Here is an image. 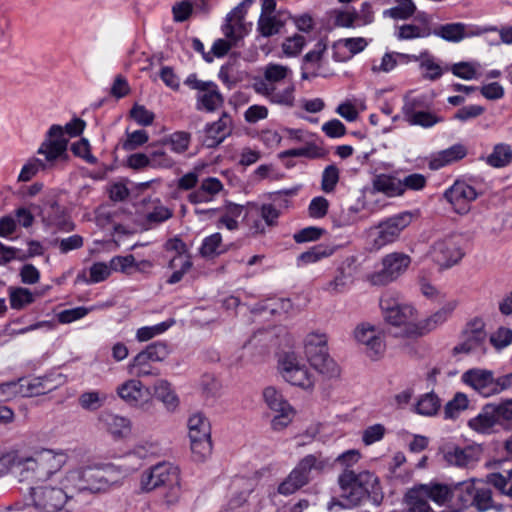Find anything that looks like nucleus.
Masks as SVG:
<instances>
[{
  "label": "nucleus",
  "mask_w": 512,
  "mask_h": 512,
  "mask_svg": "<svg viewBox=\"0 0 512 512\" xmlns=\"http://www.w3.org/2000/svg\"><path fill=\"white\" fill-rule=\"evenodd\" d=\"M361 457L358 450L352 449L340 454L336 461L346 469L340 474L338 482L341 489L342 508L357 506L367 495L377 494L380 490L378 478L369 471L356 474L348 468L356 464Z\"/></svg>",
  "instance_id": "1"
},
{
  "label": "nucleus",
  "mask_w": 512,
  "mask_h": 512,
  "mask_svg": "<svg viewBox=\"0 0 512 512\" xmlns=\"http://www.w3.org/2000/svg\"><path fill=\"white\" fill-rule=\"evenodd\" d=\"M67 146L68 139L63 137L62 126L52 125L37 150V154L44 156V160L35 157L28 159L18 175V181L28 182L39 171L54 167L57 161H66Z\"/></svg>",
  "instance_id": "2"
},
{
  "label": "nucleus",
  "mask_w": 512,
  "mask_h": 512,
  "mask_svg": "<svg viewBox=\"0 0 512 512\" xmlns=\"http://www.w3.org/2000/svg\"><path fill=\"white\" fill-rule=\"evenodd\" d=\"M68 461V455L62 450L41 449L31 456L22 455L20 482H39L50 480Z\"/></svg>",
  "instance_id": "3"
},
{
  "label": "nucleus",
  "mask_w": 512,
  "mask_h": 512,
  "mask_svg": "<svg viewBox=\"0 0 512 512\" xmlns=\"http://www.w3.org/2000/svg\"><path fill=\"white\" fill-rule=\"evenodd\" d=\"M140 487L145 492L164 487L166 503L174 504L181 495L179 469L168 462L158 463L142 473Z\"/></svg>",
  "instance_id": "4"
},
{
  "label": "nucleus",
  "mask_w": 512,
  "mask_h": 512,
  "mask_svg": "<svg viewBox=\"0 0 512 512\" xmlns=\"http://www.w3.org/2000/svg\"><path fill=\"white\" fill-rule=\"evenodd\" d=\"M417 212L403 211L394 214L368 230V245L370 250L379 251L397 242L402 232L417 217Z\"/></svg>",
  "instance_id": "5"
},
{
  "label": "nucleus",
  "mask_w": 512,
  "mask_h": 512,
  "mask_svg": "<svg viewBox=\"0 0 512 512\" xmlns=\"http://www.w3.org/2000/svg\"><path fill=\"white\" fill-rule=\"evenodd\" d=\"M302 350L307 361L319 373L329 377L339 374L338 365L329 354L328 336L325 332H308L302 339Z\"/></svg>",
  "instance_id": "6"
},
{
  "label": "nucleus",
  "mask_w": 512,
  "mask_h": 512,
  "mask_svg": "<svg viewBox=\"0 0 512 512\" xmlns=\"http://www.w3.org/2000/svg\"><path fill=\"white\" fill-rule=\"evenodd\" d=\"M169 354L170 349L166 343L153 342L131 359L127 365V372L139 380L145 377H157L160 375V369L155 364L164 361Z\"/></svg>",
  "instance_id": "7"
},
{
  "label": "nucleus",
  "mask_w": 512,
  "mask_h": 512,
  "mask_svg": "<svg viewBox=\"0 0 512 512\" xmlns=\"http://www.w3.org/2000/svg\"><path fill=\"white\" fill-rule=\"evenodd\" d=\"M70 487H66V478L60 480V486L42 484L30 488L31 504L38 512H59L73 497Z\"/></svg>",
  "instance_id": "8"
},
{
  "label": "nucleus",
  "mask_w": 512,
  "mask_h": 512,
  "mask_svg": "<svg viewBox=\"0 0 512 512\" xmlns=\"http://www.w3.org/2000/svg\"><path fill=\"white\" fill-rule=\"evenodd\" d=\"M380 306L388 323L401 328L405 336H419V315L411 304L382 298Z\"/></svg>",
  "instance_id": "9"
},
{
  "label": "nucleus",
  "mask_w": 512,
  "mask_h": 512,
  "mask_svg": "<svg viewBox=\"0 0 512 512\" xmlns=\"http://www.w3.org/2000/svg\"><path fill=\"white\" fill-rule=\"evenodd\" d=\"M109 468L98 466H87L68 471L66 478V487L74 491L99 492L108 488L110 480L107 477Z\"/></svg>",
  "instance_id": "10"
},
{
  "label": "nucleus",
  "mask_w": 512,
  "mask_h": 512,
  "mask_svg": "<svg viewBox=\"0 0 512 512\" xmlns=\"http://www.w3.org/2000/svg\"><path fill=\"white\" fill-rule=\"evenodd\" d=\"M287 73L288 70L285 66L270 63L264 68V77L254 79L253 89L260 95L270 97L273 102L286 103L288 101L287 90L281 94L276 93L275 85L284 80Z\"/></svg>",
  "instance_id": "11"
},
{
  "label": "nucleus",
  "mask_w": 512,
  "mask_h": 512,
  "mask_svg": "<svg viewBox=\"0 0 512 512\" xmlns=\"http://www.w3.org/2000/svg\"><path fill=\"white\" fill-rule=\"evenodd\" d=\"M185 85L191 89L197 90L196 109L206 112H214L224 103L223 95L220 93L218 86L212 81L199 80L196 74H190Z\"/></svg>",
  "instance_id": "12"
},
{
  "label": "nucleus",
  "mask_w": 512,
  "mask_h": 512,
  "mask_svg": "<svg viewBox=\"0 0 512 512\" xmlns=\"http://www.w3.org/2000/svg\"><path fill=\"white\" fill-rule=\"evenodd\" d=\"M429 256L441 269H447L459 263L464 252L459 239L449 236L436 240L430 247Z\"/></svg>",
  "instance_id": "13"
},
{
  "label": "nucleus",
  "mask_w": 512,
  "mask_h": 512,
  "mask_svg": "<svg viewBox=\"0 0 512 512\" xmlns=\"http://www.w3.org/2000/svg\"><path fill=\"white\" fill-rule=\"evenodd\" d=\"M381 263V270L370 276L374 285H386L398 279L408 269L411 258L402 252H392L385 255Z\"/></svg>",
  "instance_id": "14"
},
{
  "label": "nucleus",
  "mask_w": 512,
  "mask_h": 512,
  "mask_svg": "<svg viewBox=\"0 0 512 512\" xmlns=\"http://www.w3.org/2000/svg\"><path fill=\"white\" fill-rule=\"evenodd\" d=\"M331 466L328 458L321 454L305 456L290 473V487L299 489L306 485L312 474H320Z\"/></svg>",
  "instance_id": "15"
},
{
  "label": "nucleus",
  "mask_w": 512,
  "mask_h": 512,
  "mask_svg": "<svg viewBox=\"0 0 512 512\" xmlns=\"http://www.w3.org/2000/svg\"><path fill=\"white\" fill-rule=\"evenodd\" d=\"M486 339L487 334L484 330L483 321L475 319L466 325L462 341L453 348V352L454 354H483L485 352Z\"/></svg>",
  "instance_id": "16"
},
{
  "label": "nucleus",
  "mask_w": 512,
  "mask_h": 512,
  "mask_svg": "<svg viewBox=\"0 0 512 512\" xmlns=\"http://www.w3.org/2000/svg\"><path fill=\"white\" fill-rule=\"evenodd\" d=\"M442 451L448 464L467 468L475 465L480 460L483 449L481 445H469L462 448L455 444H446Z\"/></svg>",
  "instance_id": "17"
},
{
  "label": "nucleus",
  "mask_w": 512,
  "mask_h": 512,
  "mask_svg": "<svg viewBox=\"0 0 512 512\" xmlns=\"http://www.w3.org/2000/svg\"><path fill=\"white\" fill-rule=\"evenodd\" d=\"M355 340L365 346L367 355L376 359L383 354L385 344L383 335L380 329L368 323L359 324L354 330Z\"/></svg>",
  "instance_id": "18"
},
{
  "label": "nucleus",
  "mask_w": 512,
  "mask_h": 512,
  "mask_svg": "<svg viewBox=\"0 0 512 512\" xmlns=\"http://www.w3.org/2000/svg\"><path fill=\"white\" fill-rule=\"evenodd\" d=\"M263 398L268 408L275 413L271 419L274 431H283L288 426V404L275 387L269 386L263 390Z\"/></svg>",
  "instance_id": "19"
},
{
  "label": "nucleus",
  "mask_w": 512,
  "mask_h": 512,
  "mask_svg": "<svg viewBox=\"0 0 512 512\" xmlns=\"http://www.w3.org/2000/svg\"><path fill=\"white\" fill-rule=\"evenodd\" d=\"M476 189L465 181H456L445 192V198L458 214H466L470 210L471 203L476 200Z\"/></svg>",
  "instance_id": "20"
},
{
  "label": "nucleus",
  "mask_w": 512,
  "mask_h": 512,
  "mask_svg": "<svg viewBox=\"0 0 512 512\" xmlns=\"http://www.w3.org/2000/svg\"><path fill=\"white\" fill-rule=\"evenodd\" d=\"M461 380L485 397L497 393V385H495L493 373L490 370L469 369L462 374Z\"/></svg>",
  "instance_id": "21"
},
{
  "label": "nucleus",
  "mask_w": 512,
  "mask_h": 512,
  "mask_svg": "<svg viewBox=\"0 0 512 512\" xmlns=\"http://www.w3.org/2000/svg\"><path fill=\"white\" fill-rule=\"evenodd\" d=\"M487 31H497L496 27L485 29L468 27L464 23H448L435 28L432 34L448 42H460L465 38L478 36Z\"/></svg>",
  "instance_id": "22"
},
{
  "label": "nucleus",
  "mask_w": 512,
  "mask_h": 512,
  "mask_svg": "<svg viewBox=\"0 0 512 512\" xmlns=\"http://www.w3.org/2000/svg\"><path fill=\"white\" fill-rule=\"evenodd\" d=\"M233 130L232 117L223 112L217 121L207 123L204 128V143L207 147H216L220 145L227 137H229Z\"/></svg>",
  "instance_id": "23"
},
{
  "label": "nucleus",
  "mask_w": 512,
  "mask_h": 512,
  "mask_svg": "<svg viewBox=\"0 0 512 512\" xmlns=\"http://www.w3.org/2000/svg\"><path fill=\"white\" fill-rule=\"evenodd\" d=\"M316 377L307 364L290 357V386L311 394L314 390Z\"/></svg>",
  "instance_id": "24"
},
{
  "label": "nucleus",
  "mask_w": 512,
  "mask_h": 512,
  "mask_svg": "<svg viewBox=\"0 0 512 512\" xmlns=\"http://www.w3.org/2000/svg\"><path fill=\"white\" fill-rule=\"evenodd\" d=\"M116 394L129 406L140 407L150 396V391L139 379L133 378L120 384L116 388Z\"/></svg>",
  "instance_id": "25"
},
{
  "label": "nucleus",
  "mask_w": 512,
  "mask_h": 512,
  "mask_svg": "<svg viewBox=\"0 0 512 512\" xmlns=\"http://www.w3.org/2000/svg\"><path fill=\"white\" fill-rule=\"evenodd\" d=\"M402 111L404 120L411 126H420L428 129L443 121V118L435 113L417 110V102L415 99L407 101Z\"/></svg>",
  "instance_id": "26"
},
{
  "label": "nucleus",
  "mask_w": 512,
  "mask_h": 512,
  "mask_svg": "<svg viewBox=\"0 0 512 512\" xmlns=\"http://www.w3.org/2000/svg\"><path fill=\"white\" fill-rule=\"evenodd\" d=\"M239 9L234 8L228 13L222 26V33L225 38L232 39L233 41H241L250 29V24L245 22V14L240 12Z\"/></svg>",
  "instance_id": "27"
},
{
  "label": "nucleus",
  "mask_w": 512,
  "mask_h": 512,
  "mask_svg": "<svg viewBox=\"0 0 512 512\" xmlns=\"http://www.w3.org/2000/svg\"><path fill=\"white\" fill-rule=\"evenodd\" d=\"M43 221L46 225L56 227L62 231H72L74 224L69 220L56 201H48L41 210Z\"/></svg>",
  "instance_id": "28"
},
{
  "label": "nucleus",
  "mask_w": 512,
  "mask_h": 512,
  "mask_svg": "<svg viewBox=\"0 0 512 512\" xmlns=\"http://www.w3.org/2000/svg\"><path fill=\"white\" fill-rule=\"evenodd\" d=\"M457 306L456 301L445 303L439 310L426 319H419V336L428 333L445 323Z\"/></svg>",
  "instance_id": "29"
},
{
  "label": "nucleus",
  "mask_w": 512,
  "mask_h": 512,
  "mask_svg": "<svg viewBox=\"0 0 512 512\" xmlns=\"http://www.w3.org/2000/svg\"><path fill=\"white\" fill-rule=\"evenodd\" d=\"M419 67L423 78L430 81L438 80L445 72L449 71V67L443 66L441 61L428 50L421 52Z\"/></svg>",
  "instance_id": "30"
},
{
  "label": "nucleus",
  "mask_w": 512,
  "mask_h": 512,
  "mask_svg": "<svg viewBox=\"0 0 512 512\" xmlns=\"http://www.w3.org/2000/svg\"><path fill=\"white\" fill-rule=\"evenodd\" d=\"M497 424V420L490 404L485 405L475 417L468 421V427L474 432L482 435L491 434Z\"/></svg>",
  "instance_id": "31"
},
{
  "label": "nucleus",
  "mask_w": 512,
  "mask_h": 512,
  "mask_svg": "<svg viewBox=\"0 0 512 512\" xmlns=\"http://www.w3.org/2000/svg\"><path fill=\"white\" fill-rule=\"evenodd\" d=\"M467 154V149L462 144H455L431 157L429 167L433 170L440 169L455 161L461 160Z\"/></svg>",
  "instance_id": "32"
},
{
  "label": "nucleus",
  "mask_w": 512,
  "mask_h": 512,
  "mask_svg": "<svg viewBox=\"0 0 512 512\" xmlns=\"http://www.w3.org/2000/svg\"><path fill=\"white\" fill-rule=\"evenodd\" d=\"M425 487L419 485L409 489L404 497L407 512H432Z\"/></svg>",
  "instance_id": "33"
},
{
  "label": "nucleus",
  "mask_w": 512,
  "mask_h": 512,
  "mask_svg": "<svg viewBox=\"0 0 512 512\" xmlns=\"http://www.w3.org/2000/svg\"><path fill=\"white\" fill-rule=\"evenodd\" d=\"M101 419L104 422L109 433L112 434L114 437H125L131 431L130 420L126 417L112 413H106L102 416Z\"/></svg>",
  "instance_id": "34"
},
{
  "label": "nucleus",
  "mask_w": 512,
  "mask_h": 512,
  "mask_svg": "<svg viewBox=\"0 0 512 512\" xmlns=\"http://www.w3.org/2000/svg\"><path fill=\"white\" fill-rule=\"evenodd\" d=\"M373 188L389 197L402 195L400 179L386 174L377 175L373 180Z\"/></svg>",
  "instance_id": "35"
},
{
  "label": "nucleus",
  "mask_w": 512,
  "mask_h": 512,
  "mask_svg": "<svg viewBox=\"0 0 512 512\" xmlns=\"http://www.w3.org/2000/svg\"><path fill=\"white\" fill-rule=\"evenodd\" d=\"M326 49V44L322 41H319L316 43L314 48L304 56L302 66V78L307 79L310 74H316V68L318 67V63L321 60Z\"/></svg>",
  "instance_id": "36"
},
{
  "label": "nucleus",
  "mask_w": 512,
  "mask_h": 512,
  "mask_svg": "<svg viewBox=\"0 0 512 512\" xmlns=\"http://www.w3.org/2000/svg\"><path fill=\"white\" fill-rule=\"evenodd\" d=\"M168 268L174 270L167 283L174 285L179 283L184 275L192 268V261L190 256H173L168 263Z\"/></svg>",
  "instance_id": "37"
},
{
  "label": "nucleus",
  "mask_w": 512,
  "mask_h": 512,
  "mask_svg": "<svg viewBox=\"0 0 512 512\" xmlns=\"http://www.w3.org/2000/svg\"><path fill=\"white\" fill-rule=\"evenodd\" d=\"M149 160L150 166L153 168H171L175 164L172 157L168 155L167 148L161 142H156L150 145Z\"/></svg>",
  "instance_id": "38"
},
{
  "label": "nucleus",
  "mask_w": 512,
  "mask_h": 512,
  "mask_svg": "<svg viewBox=\"0 0 512 512\" xmlns=\"http://www.w3.org/2000/svg\"><path fill=\"white\" fill-rule=\"evenodd\" d=\"M189 438H211L210 423L201 413H195L188 419Z\"/></svg>",
  "instance_id": "39"
},
{
  "label": "nucleus",
  "mask_w": 512,
  "mask_h": 512,
  "mask_svg": "<svg viewBox=\"0 0 512 512\" xmlns=\"http://www.w3.org/2000/svg\"><path fill=\"white\" fill-rule=\"evenodd\" d=\"M21 470L22 455L15 451L0 453V478L13 471L20 481Z\"/></svg>",
  "instance_id": "40"
},
{
  "label": "nucleus",
  "mask_w": 512,
  "mask_h": 512,
  "mask_svg": "<svg viewBox=\"0 0 512 512\" xmlns=\"http://www.w3.org/2000/svg\"><path fill=\"white\" fill-rule=\"evenodd\" d=\"M154 395L160 400L168 410H174L179 403V400L171 388L167 380L161 379L154 384Z\"/></svg>",
  "instance_id": "41"
},
{
  "label": "nucleus",
  "mask_w": 512,
  "mask_h": 512,
  "mask_svg": "<svg viewBox=\"0 0 512 512\" xmlns=\"http://www.w3.org/2000/svg\"><path fill=\"white\" fill-rule=\"evenodd\" d=\"M335 249L331 246L319 244L308 251L301 253L297 258V265L304 266L316 263L323 258H327L334 253Z\"/></svg>",
  "instance_id": "42"
},
{
  "label": "nucleus",
  "mask_w": 512,
  "mask_h": 512,
  "mask_svg": "<svg viewBox=\"0 0 512 512\" xmlns=\"http://www.w3.org/2000/svg\"><path fill=\"white\" fill-rule=\"evenodd\" d=\"M512 161V148L508 144H498L487 157V163L495 168H501Z\"/></svg>",
  "instance_id": "43"
},
{
  "label": "nucleus",
  "mask_w": 512,
  "mask_h": 512,
  "mask_svg": "<svg viewBox=\"0 0 512 512\" xmlns=\"http://www.w3.org/2000/svg\"><path fill=\"white\" fill-rule=\"evenodd\" d=\"M351 283L352 275L339 267L334 278L326 283L324 290L331 294L343 293Z\"/></svg>",
  "instance_id": "44"
},
{
  "label": "nucleus",
  "mask_w": 512,
  "mask_h": 512,
  "mask_svg": "<svg viewBox=\"0 0 512 512\" xmlns=\"http://www.w3.org/2000/svg\"><path fill=\"white\" fill-rule=\"evenodd\" d=\"M352 21L355 28L370 25L374 21V10L370 2H363L359 9L350 6Z\"/></svg>",
  "instance_id": "45"
},
{
  "label": "nucleus",
  "mask_w": 512,
  "mask_h": 512,
  "mask_svg": "<svg viewBox=\"0 0 512 512\" xmlns=\"http://www.w3.org/2000/svg\"><path fill=\"white\" fill-rule=\"evenodd\" d=\"M285 22L280 20L276 15H260L258 20V30L264 37H270L284 27Z\"/></svg>",
  "instance_id": "46"
},
{
  "label": "nucleus",
  "mask_w": 512,
  "mask_h": 512,
  "mask_svg": "<svg viewBox=\"0 0 512 512\" xmlns=\"http://www.w3.org/2000/svg\"><path fill=\"white\" fill-rule=\"evenodd\" d=\"M432 34L427 27H420L414 24H404L397 28L395 36L398 40H412L416 38H425Z\"/></svg>",
  "instance_id": "47"
},
{
  "label": "nucleus",
  "mask_w": 512,
  "mask_h": 512,
  "mask_svg": "<svg viewBox=\"0 0 512 512\" xmlns=\"http://www.w3.org/2000/svg\"><path fill=\"white\" fill-rule=\"evenodd\" d=\"M10 305L12 309L20 310L35 300L34 294L27 288H10Z\"/></svg>",
  "instance_id": "48"
},
{
  "label": "nucleus",
  "mask_w": 512,
  "mask_h": 512,
  "mask_svg": "<svg viewBox=\"0 0 512 512\" xmlns=\"http://www.w3.org/2000/svg\"><path fill=\"white\" fill-rule=\"evenodd\" d=\"M416 10V6L412 0H396V4L384 11L385 16L393 19H407L411 17Z\"/></svg>",
  "instance_id": "49"
},
{
  "label": "nucleus",
  "mask_w": 512,
  "mask_h": 512,
  "mask_svg": "<svg viewBox=\"0 0 512 512\" xmlns=\"http://www.w3.org/2000/svg\"><path fill=\"white\" fill-rule=\"evenodd\" d=\"M420 487H425L427 490V497L429 500L434 501L439 505L445 504L452 495L451 489L443 484H420Z\"/></svg>",
  "instance_id": "50"
},
{
  "label": "nucleus",
  "mask_w": 512,
  "mask_h": 512,
  "mask_svg": "<svg viewBox=\"0 0 512 512\" xmlns=\"http://www.w3.org/2000/svg\"><path fill=\"white\" fill-rule=\"evenodd\" d=\"M106 400V395L99 391H87L82 393L78 402L79 405L87 411H96L101 408Z\"/></svg>",
  "instance_id": "51"
},
{
  "label": "nucleus",
  "mask_w": 512,
  "mask_h": 512,
  "mask_svg": "<svg viewBox=\"0 0 512 512\" xmlns=\"http://www.w3.org/2000/svg\"><path fill=\"white\" fill-rule=\"evenodd\" d=\"M440 408V400L434 393L424 394L417 402V413L424 416H432L437 413Z\"/></svg>",
  "instance_id": "52"
},
{
  "label": "nucleus",
  "mask_w": 512,
  "mask_h": 512,
  "mask_svg": "<svg viewBox=\"0 0 512 512\" xmlns=\"http://www.w3.org/2000/svg\"><path fill=\"white\" fill-rule=\"evenodd\" d=\"M190 143V135L185 132H176L172 134L168 139L162 141V144L166 146L170 151L181 154L184 153Z\"/></svg>",
  "instance_id": "53"
},
{
  "label": "nucleus",
  "mask_w": 512,
  "mask_h": 512,
  "mask_svg": "<svg viewBox=\"0 0 512 512\" xmlns=\"http://www.w3.org/2000/svg\"><path fill=\"white\" fill-rule=\"evenodd\" d=\"M468 406V398L465 394L457 393L452 400H450L444 408V416L446 419H454L459 413L465 410Z\"/></svg>",
  "instance_id": "54"
},
{
  "label": "nucleus",
  "mask_w": 512,
  "mask_h": 512,
  "mask_svg": "<svg viewBox=\"0 0 512 512\" xmlns=\"http://www.w3.org/2000/svg\"><path fill=\"white\" fill-rule=\"evenodd\" d=\"M449 70L456 77L464 80H472L477 77L478 65L472 62H459L453 64Z\"/></svg>",
  "instance_id": "55"
},
{
  "label": "nucleus",
  "mask_w": 512,
  "mask_h": 512,
  "mask_svg": "<svg viewBox=\"0 0 512 512\" xmlns=\"http://www.w3.org/2000/svg\"><path fill=\"white\" fill-rule=\"evenodd\" d=\"M170 326H171V323L162 322V323L156 324L154 326L141 327L136 332V339L139 342H146V341L152 339L153 337L162 334Z\"/></svg>",
  "instance_id": "56"
},
{
  "label": "nucleus",
  "mask_w": 512,
  "mask_h": 512,
  "mask_svg": "<svg viewBox=\"0 0 512 512\" xmlns=\"http://www.w3.org/2000/svg\"><path fill=\"white\" fill-rule=\"evenodd\" d=\"M329 209V201L323 196L314 197L308 206V216L313 219L324 218Z\"/></svg>",
  "instance_id": "57"
},
{
  "label": "nucleus",
  "mask_w": 512,
  "mask_h": 512,
  "mask_svg": "<svg viewBox=\"0 0 512 512\" xmlns=\"http://www.w3.org/2000/svg\"><path fill=\"white\" fill-rule=\"evenodd\" d=\"M109 262L112 271L121 272L126 275L133 274L134 255L114 256Z\"/></svg>",
  "instance_id": "58"
},
{
  "label": "nucleus",
  "mask_w": 512,
  "mask_h": 512,
  "mask_svg": "<svg viewBox=\"0 0 512 512\" xmlns=\"http://www.w3.org/2000/svg\"><path fill=\"white\" fill-rule=\"evenodd\" d=\"M499 425L512 422V399H507L498 404H490Z\"/></svg>",
  "instance_id": "59"
},
{
  "label": "nucleus",
  "mask_w": 512,
  "mask_h": 512,
  "mask_svg": "<svg viewBox=\"0 0 512 512\" xmlns=\"http://www.w3.org/2000/svg\"><path fill=\"white\" fill-rule=\"evenodd\" d=\"M190 443H191L192 453L195 455L197 460L202 461L211 454V451H212L211 438L190 439Z\"/></svg>",
  "instance_id": "60"
},
{
  "label": "nucleus",
  "mask_w": 512,
  "mask_h": 512,
  "mask_svg": "<svg viewBox=\"0 0 512 512\" xmlns=\"http://www.w3.org/2000/svg\"><path fill=\"white\" fill-rule=\"evenodd\" d=\"M72 153L85 160L89 164H96L97 158L91 154L89 141L85 138L74 142L71 145Z\"/></svg>",
  "instance_id": "61"
},
{
  "label": "nucleus",
  "mask_w": 512,
  "mask_h": 512,
  "mask_svg": "<svg viewBox=\"0 0 512 512\" xmlns=\"http://www.w3.org/2000/svg\"><path fill=\"white\" fill-rule=\"evenodd\" d=\"M112 269L110 263L96 262L89 269V283H99L106 280L111 275Z\"/></svg>",
  "instance_id": "62"
},
{
  "label": "nucleus",
  "mask_w": 512,
  "mask_h": 512,
  "mask_svg": "<svg viewBox=\"0 0 512 512\" xmlns=\"http://www.w3.org/2000/svg\"><path fill=\"white\" fill-rule=\"evenodd\" d=\"M127 138L123 142V149L132 151L139 146L145 144L149 140L148 133L145 130H136L134 132H126Z\"/></svg>",
  "instance_id": "63"
},
{
  "label": "nucleus",
  "mask_w": 512,
  "mask_h": 512,
  "mask_svg": "<svg viewBox=\"0 0 512 512\" xmlns=\"http://www.w3.org/2000/svg\"><path fill=\"white\" fill-rule=\"evenodd\" d=\"M490 342L496 349H503L512 343V330L501 327L490 337Z\"/></svg>",
  "instance_id": "64"
}]
</instances>
